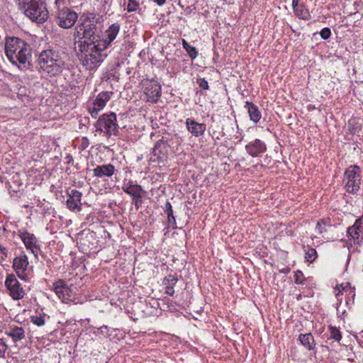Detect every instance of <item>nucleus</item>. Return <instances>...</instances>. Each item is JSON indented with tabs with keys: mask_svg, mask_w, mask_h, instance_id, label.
Returning <instances> with one entry per match:
<instances>
[{
	"mask_svg": "<svg viewBox=\"0 0 363 363\" xmlns=\"http://www.w3.org/2000/svg\"><path fill=\"white\" fill-rule=\"evenodd\" d=\"M97 26L96 14L94 13H84L79 19V23L75 28L74 36L79 41H94L99 40V35H96Z\"/></svg>",
	"mask_w": 363,
	"mask_h": 363,
	"instance_id": "nucleus-5",
	"label": "nucleus"
},
{
	"mask_svg": "<svg viewBox=\"0 0 363 363\" xmlns=\"http://www.w3.org/2000/svg\"><path fill=\"white\" fill-rule=\"evenodd\" d=\"M144 192H140L135 195H133L132 197V204H133L135 208L138 210L140 208L143 203V194Z\"/></svg>",
	"mask_w": 363,
	"mask_h": 363,
	"instance_id": "nucleus-32",
	"label": "nucleus"
},
{
	"mask_svg": "<svg viewBox=\"0 0 363 363\" xmlns=\"http://www.w3.org/2000/svg\"><path fill=\"white\" fill-rule=\"evenodd\" d=\"M177 281H178V279L176 276L172 275V274H169L164 279L163 284L165 286H174L176 285Z\"/></svg>",
	"mask_w": 363,
	"mask_h": 363,
	"instance_id": "nucleus-33",
	"label": "nucleus"
},
{
	"mask_svg": "<svg viewBox=\"0 0 363 363\" xmlns=\"http://www.w3.org/2000/svg\"><path fill=\"white\" fill-rule=\"evenodd\" d=\"M115 170L116 169L114 165L109 163L106 164L97 165L92 171L94 177L103 178L112 177Z\"/></svg>",
	"mask_w": 363,
	"mask_h": 363,
	"instance_id": "nucleus-21",
	"label": "nucleus"
},
{
	"mask_svg": "<svg viewBox=\"0 0 363 363\" xmlns=\"http://www.w3.org/2000/svg\"><path fill=\"white\" fill-rule=\"evenodd\" d=\"M18 236L24 243L26 249L30 250L35 257H37L40 250L38 240L35 235L23 230L18 232Z\"/></svg>",
	"mask_w": 363,
	"mask_h": 363,
	"instance_id": "nucleus-14",
	"label": "nucleus"
},
{
	"mask_svg": "<svg viewBox=\"0 0 363 363\" xmlns=\"http://www.w3.org/2000/svg\"><path fill=\"white\" fill-rule=\"evenodd\" d=\"M53 291L63 303L72 301L73 290L67 285L64 280L59 279L53 284Z\"/></svg>",
	"mask_w": 363,
	"mask_h": 363,
	"instance_id": "nucleus-13",
	"label": "nucleus"
},
{
	"mask_svg": "<svg viewBox=\"0 0 363 363\" xmlns=\"http://www.w3.org/2000/svg\"><path fill=\"white\" fill-rule=\"evenodd\" d=\"M56 9L55 18L57 25L64 29L72 28L77 21L78 14L66 6Z\"/></svg>",
	"mask_w": 363,
	"mask_h": 363,
	"instance_id": "nucleus-7",
	"label": "nucleus"
},
{
	"mask_svg": "<svg viewBox=\"0 0 363 363\" xmlns=\"http://www.w3.org/2000/svg\"><path fill=\"white\" fill-rule=\"evenodd\" d=\"M18 9L38 23H43L48 18L45 4L41 0H14Z\"/></svg>",
	"mask_w": 363,
	"mask_h": 363,
	"instance_id": "nucleus-4",
	"label": "nucleus"
},
{
	"mask_svg": "<svg viewBox=\"0 0 363 363\" xmlns=\"http://www.w3.org/2000/svg\"><path fill=\"white\" fill-rule=\"evenodd\" d=\"M302 277H303L302 272L300 271L297 272L295 274V282L296 284H301L302 280H303Z\"/></svg>",
	"mask_w": 363,
	"mask_h": 363,
	"instance_id": "nucleus-42",
	"label": "nucleus"
},
{
	"mask_svg": "<svg viewBox=\"0 0 363 363\" xmlns=\"http://www.w3.org/2000/svg\"><path fill=\"white\" fill-rule=\"evenodd\" d=\"M68 199L66 201L67 207L70 211H81L82 209V194L76 189L67 191Z\"/></svg>",
	"mask_w": 363,
	"mask_h": 363,
	"instance_id": "nucleus-18",
	"label": "nucleus"
},
{
	"mask_svg": "<svg viewBox=\"0 0 363 363\" xmlns=\"http://www.w3.org/2000/svg\"><path fill=\"white\" fill-rule=\"evenodd\" d=\"M121 189L125 193L130 195V196H133V195H135L140 192H144L143 187L132 180L125 179L123 181Z\"/></svg>",
	"mask_w": 363,
	"mask_h": 363,
	"instance_id": "nucleus-22",
	"label": "nucleus"
},
{
	"mask_svg": "<svg viewBox=\"0 0 363 363\" xmlns=\"http://www.w3.org/2000/svg\"><path fill=\"white\" fill-rule=\"evenodd\" d=\"M168 146L167 140L162 137L155 143L152 148L150 161L157 163L164 162L167 158Z\"/></svg>",
	"mask_w": 363,
	"mask_h": 363,
	"instance_id": "nucleus-10",
	"label": "nucleus"
},
{
	"mask_svg": "<svg viewBox=\"0 0 363 363\" xmlns=\"http://www.w3.org/2000/svg\"><path fill=\"white\" fill-rule=\"evenodd\" d=\"M298 1H299V0H292V6L294 8V11L296 10V8H298V6H300L301 4H298Z\"/></svg>",
	"mask_w": 363,
	"mask_h": 363,
	"instance_id": "nucleus-46",
	"label": "nucleus"
},
{
	"mask_svg": "<svg viewBox=\"0 0 363 363\" xmlns=\"http://www.w3.org/2000/svg\"><path fill=\"white\" fill-rule=\"evenodd\" d=\"M352 359H353L352 358H348L349 361H352Z\"/></svg>",
	"mask_w": 363,
	"mask_h": 363,
	"instance_id": "nucleus-50",
	"label": "nucleus"
},
{
	"mask_svg": "<svg viewBox=\"0 0 363 363\" xmlns=\"http://www.w3.org/2000/svg\"><path fill=\"white\" fill-rule=\"evenodd\" d=\"M97 108H98V106H94V103H93L92 106H89V111L91 116V117L96 118L99 112L101 110V109H98Z\"/></svg>",
	"mask_w": 363,
	"mask_h": 363,
	"instance_id": "nucleus-39",
	"label": "nucleus"
},
{
	"mask_svg": "<svg viewBox=\"0 0 363 363\" xmlns=\"http://www.w3.org/2000/svg\"><path fill=\"white\" fill-rule=\"evenodd\" d=\"M139 0H128L127 11L128 12L136 11L137 9L139 8Z\"/></svg>",
	"mask_w": 363,
	"mask_h": 363,
	"instance_id": "nucleus-35",
	"label": "nucleus"
},
{
	"mask_svg": "<svg viewBox=\"0 0 363 363\" xmlns=\"http://www.w3.org/2000/svg\"><path fill=\"white\" fill-rule=\"evenodd\" d=\"M330 336L328 337L327 342H337L340 341V330L333 326H330Z\"/></svg>",
	"mask_w": 363,
	"mask_h": 363,
	"instance_id": "nucleus-28",
	"label": "nucleus"
},
{
	"mask_svg": "<svg viewBox=\"0 0 363 363\" xmlns=\"http://www.w3.org/2000/svg\"><path fill=\"white\" fill-rule=\"evenodd\" d=\"M37 62L40 72L50 77L59 75L66 66L62 54L59 50L54 49L43 50L40 53Z\"/></svg>",
	"mask_w": 363,
	"mask_h": 363,
	"instance_id": "nucleus-3",
	"label": "nucleus"
},
{
	"mask_svg": "<svg viewBox=\"0 0 363 363\" xmlns=\"http://www.w3.org/2000/svg\"><path fill=\"white\" fill-rule=\"evenodd\" d=\"M32 323L38 326H42L45 325V320L43 315H35L31 318Z\"/></svg>",
	"mask_w": 363,
	"mask_h": 363,
	"instance_id": "nucleus-36",
	"label": "nucleus"
},
{
	"mask_svg": "<svg viewBox=\"0 0 363 363\" xmlns=\"http://www.w3.org/2000/svg\"><path fill=\"white\" fill-rule=\"evenodd\" d=\"M347 237L348 240L345 241V242L347 247L352 245V242L354 244L359 242L360 238L363 237V216L356 220L352 226L347 228Z\"/></svg>",
	"mask_w": 363,
	"mask_h": 363,
	"instance_id": "nucleus-11",
	"label": "nucleus"
},
{
	"mask_svg": "<svg viewBox=\"0 0 363 363\" xmlns=\"http://www.w3.org/2000/svg\"><path fill=\"white\" fill-rule=\"evenodd\" d=\"M109 328L107 325H103L100 328H97V331H94L95 334L101 333L104 335L105 337H108L110 335L109 334Z\"/></svg>",
	"mask_w": 363,
	"mask_h": 363,
	"instance_id": "nucleus-37",
	"label": "nucleus"
},
{
	"mask_svg": "<svg viewBox=\"0 0 363 363\" xmlns=\"http://www.w3.org/2000/svg\"><path fill=\"white\" fill-rule=\"evenodd\" d=\"M96 130L103 132L107 136L116 135L118 133L116 114L114 113L101 115L95 123Z\"/></svg>",
	"mask_w": 363,
	"mask_h": 363,
	"instance_id": "nucleus-6",
	"label": "nucleus"
},
{
	"mask_svg": "<svg viewBox=\"0 0 363 363\" xmlns=\"http://www.w3.org/2000/svg\"><path fill=\"white\" fill-rule=\"evenodd\" d=\"M330 29L328 28H324L320 31V36L323 39L326 40L330 36Z\"/></svg>",
	"mask_w": 363,
	"mask_h": 363,
	"instance_id": "nucleus-40",
	"label": "nucleus"
},
{
	"mask_svg": "<svg viewBox=\"0 0 363 363\" xmlns=\"http://www.w3.org/2000/svg\"><path fill=\"white\" fill-rule=\"evenodd\" d=\"M111 91H102L98 94L96 99L94 101V106H98V109H103L111 99Z\"/></svg>",
	"mask_w": 363,
	"mask_h": 363,
	"instance_id": "nucleus-25",
	"label": "nucleus"
},
{
	"mask_svg": "<svg viewBox=\"0 0 363 363\" xmlns=\"http://www.w3.org/2000/svg\"><path fill=\"white\" fill-rule=\"evenodd\" d=\"M294 13L297 17L303 20H308L311 18V14L308 9L303 4L296 8Z\"/></svg>",
	"mask_w": 363,
	"mask_h": 363,
	"instance_id": "nucleus-27",
	"label": "nucleus"
},
{
	"mask_svg": "<svg viewBox=\"0 0 363 363\" xmlns=\"http://www.w3.org/2000/svg\"><path fill=\"white\" fill-rule=\"evenodd\" d=\"M342 291H345V292H348L349 298H351L352 301H353L354 298L355 296L354 289H351V286H350L349 282H347L345 286H344V284L342 283ZM342 294H343V293L342 292ZM350 300V299H346V301H345L346 305H349Z\"/></svg>",
	"mask_w": 363,
	"mask_h": 363,
	"instance_id": "nucleus-31",
	"label": "nucleus"
},
{
	"mask_svg": "<svg viewBox=\"0 0 363 363\" xmlns=\"http://www.w3.org/2000/svg\"><path fill=\"white\" fill-rule=\"evenodd\" d=\"M145 99L147 101L156 103L161 96V86L154 79H145L143 82Z\"/></svg>",
	"mask_w": 363,
	"mask_h": 363,
	"instance_id": "nucleus-9",
	"label": "nucleus"
},
{
	"mask_svg": "<svg viewBox=\"0 0 363 363\" xmlns=\"http://www.w3.org/2000/svg\"><path fill=\"white\" fill-rule=\"evenodd\" d=\"M197 84L199 87L203 90H208L209 89L208 82L205 78H199L197 79Z\"/></svg>",
	"mask_w": 363,
	"mask_h": 363,
	"instance_id": "nucleus-38",
	"label": "nucleus"
},
{
	"mask_svg": "<svg viewBox=\"0 0 363 363\" xmlns=\"http://www.w3.org/2000/svg\"><path fill=\"white\" fill-rule=\"evenodd\" d=\"M317 257L316 250L313 248L309 249L305 255V259L308 262H312Z\"/></svg>",
	"mask_w": 363,
	"mask_h": 363,
	"instance_id": "nucleus-34",
	"label": "nucleus"
},
{
	"mask_svg": "<svg viewBox=\"0 0 363 363\" xmlns=\"http://www.w3.org/2000/svg\"><path fill=\"white\" fill-rule=\"evenodd\" d=\"M5 53L10 62L21 70L30 69L32 61L31 48L25 40L14 36L6 37Z\"/></svg>",
	"mask_w": 363,
	"mask_h": 363,
	"instance_id": "nucleus-1",
	"label": "nucleus"
},
{
	"mask_svg": "<svg viewBox=\"0 0 363 363\" xmlns=\"http://www.w3.org/2000/svg\"><path fill=\"white\" fill-rule=\"evenodd\" d=\"M0 254H1V257L2 259L7 257L8 250H7V248L2 247L1 244H0Z\"/></svg>",
	"mask_w": 363,
	"mask_h": 363,
	"instance_id": "nucleus-43",
	"label": "nucleus"
},
{
	"mask_svg": "<svg viewBox=\"0 0 363 363\" xmlns=\"http://www.w3.org/2000/svg\"><path fill=\"white\" fill-rule=\"evenodd\" d=\"M164 211L167 216L168 222L172 225L173 228H176V219L173 213L172 204L169 201H167L164 204Z\"/></svg>",
	"mask_w": 363,
	"mask_h": 363,
	"instance_id": "nucleus-26",
	"label": "nucleus"
},
{
	"mask_svg": "<svg viewBox=\"0 0 363 363\" xmlns=\"http://www.w3.org/2000/svg\"><path fill=\"white\" fill-rule=\"evenodd\" d=\"M7 350V345L3 339H0V357L4 355L6 351Z\"/></svg>",
	"mask_w": 363,
	"mask_h": 363,
	"instance_id": "nucleus-41",
	"label": "nucleus"
},
{
	"mask_svg": "<svg viewBox=\"0 0 363 363\" xmlns=\"http://www.w3.org/2000/svg\"><path fill=\"white\" fill-rule=\"evenodd\" d=\"M66 4V0H55L54 4L55 8L62 7Z\"/></svg>",
	"mask_w": 363,
	"mask_h": 363,
	"instance_id": "nucleus-45",
	"label": "nucleus"
},
{
	"mask_svg": "<svg viewBox=\"0 0 363 363\" xmlns=\"http://www.w3.org/2000/svg\"><path fill=\"white\" fill-rule=\"evenodd\" d=\"M183 48L188 52L191 60H194L198 56V51L194 46L190 45L186 40H183Z\"/></svg>",
	"mask_w": 363,
	"mask_h": 363,
	"instance_id": "nucleus-30",
	"label": "nucleus"
},
{
	"mask_svg": "<svg viewBox=\"0 0 363 363\" xmlns=\"http://www.w3.org/2000/svg\"><path fill=\"white\" fill-rule=\"evenodd\" d=\"M79 48L82 52V63L87 69H95L108 55L106 52L107 48L99 40L79 41Z\"/></svg>",
	"mask_w": 363,
	"mask_h": 363,
	"instance_id": "nucleus-2",
	"label": "nucleus"
},
{
	"mask_svg": "<svg viewBox=\"0 0 363 363\" xmlns=\"http://www.w3.org/2000/svg\"><path fill=\"white\" fill-rule=\"evenodd\" d=\"M330 219H323L320 221L318 222L315 229L318 232V233L322 234L323 232L327 231L328 229L326 227L330 228L331 224L330 223Z\"/></svg>",
	"mask_w": 363,
	"mask_h": 363,
	"instance_id": "nucleus-29",
	"label": "nucleus"
},
{
	"mask_svg": "<svg viewBox=\"0 0 363 363\" xmlns=\"http://www.w3.org/2000/svg\"><path fill=\"white\" fill-rule=\"evenodd\" d=\"M165 293L167 295L172 296L174 295V286H166V287H165Z\"/></svg>",
	"mask_w": 363,
	"mask_h": 363,
	"instance_id": "nucleus-44",
	"label": "nucleus"
},
{
	"mask_svg": "<svg viewBox=\"0 0 363 363\" xmlns=\"http://www.w3.org/2000/svg\"><path fill=\"white\" fill-rule=\"evenodd\" d=\"M359 167H350L345 172L344 181L346 182L345 189L351 194H354L359 189L360 176L359 174Z\"/></svg>",
	"mask_w": 363,
	"mask_h": 363,
	"instance_id": "nucleus-8",
	"label": "nucleus"
},
{
	"mask_svg": "<svg viewBox=\"0 0 363 363\" xmlns=\"http://www.w3.org/2000/svg\"><path fill=\"white\" fill-rule=\"evenodd\" d=\"M121 29V26L118 23L111 24L105 32L104 38H100L99 40L108 48L110 44L116 39Z\"/></svg>",
	"mask_w": 363,
	"mask_h": 363,
	"instance_id": "nucleus-20",
	"label": "nucleus"
},
{
	"mask_svg": "<svg viewBox=\"0 0 363 363\" xmlns=\"http://www.w3.org/2000/svg\"><path fill=\"white\" fill-rule=\"evenodd\" d=\"M5 285L14 300H20L23 298L25 295L24 290L14 274H10L7 276Z\"/></svg>",
	"mask_w": 363,
	"mask_h": 363,
	"instance_id": "nucleus-12",
	"label": "nucleus"
},
{
	"mask_svg": "<svg viewBox=\"0 0 363 363\" xmlns=\"http://www.w3.org/2000/svg\"><path fill=\"white\" fill-rule=\"evenodd\" d=\"M245 108L247 109L250 118L255 123H257L262 117V114L259 108L252 102L246 101Z\"/></svg>",
	"mask_w": 363,
	"mask_h": 363,
	"instance_id": "nucleus-23",
	"label": "nucleus"
},
{
	"mask_svg": "<svg viewBox=\"0 0 363 363\" xmlns=\"http://www.w3.org/2000/svg\"><path fill=\"white\" fill-rule=\"evenodd\" d=\"M68 157H69V160L68 161V163H70L71 161H72L73 160H72V157L70 155H69Z\"/></svg>",
	"mask_w": 363,
	"mask_h": 363,
	"instance_id": "nucleus-49",
	"label": "nucleus"
},
{
	"mask_svg": "<svg viewBox=\"0 0 363 363\" xmlns=\"http://www.w3.org/2000/svg\"><path fill=\"white\" fill-rule=\"evenodd\" d=\"M246 152L253 157L262 156L267 150V145L264 142L259 139H255L248 143L245 147Z\"/></svg>",
	"mask_w": 363,
	"mask_h": 363,
	"instance_id": "nucleus-15",
	"label": "nucleus"
},
{
	"mask_svg": "<svg viewBox=\"0 0 363 363\" xmlns=\"http://www.w3.org/2000/svg\"><path fill=\"white\" fill-rule=\"evenodd\" d=\"M298 340L302 345L308 350H313L315 347V341L311 333L300 334Z\"/></svg>",
	"mask_w": 363,
	"mask_h": 363,
	"instance_id": "nucleus-24",
	"label": "nucleus"
},
{
	"mask_svg": "<svg viewBox=\"0 0 363 363\" xmlns=\"http://www.w3.org/2000/svg\"><path fill=\"white\" fill-rule=\"evenodd\" d=\"M5 334L11 338L13 342H18L26 338L24 328L16 323H10L6 328Z\"/></svg>",
	"mask_w": 363,
	"mask_h": 363,
	"instance_id": "nucleus-17",
	"label": "nucleus"
},
{
	"mask_svg": "<svg viewBox=\"0 0 363 363\" xmlns=\"http://www.w3.org/2000/svg\"><path fill=\"white\" fill-rule=\"evenodd\" d=\"M85 140H86V143L84 142L82 143L83 148H86L87 146V144H88V140L86 138H85Z\"/></svg>",
	"mask_w": 363,
	"mask_h": 363,
	"instance_id": "nucleus-48",
	"label": "nucleus"
},
{
	"mask_svg": "<svg viewBox=\"0 0 363 363\" xmlns=\"http://www.w3.org/2000/svg\"><path fill=\"white\" fill-rule=\"evenodd\" d=\"M339 287H340V285H339V284H336V286H335V291H337V290L338 291V292L335 294V296H336V297H337V296H338V295H339V293H340V288H339Z\"/></svg>",
	"mask_w": 363,
	"mask_h": 363,
	"instance_id": "nucleus-47",
	"label": "nucleus"
},
{
	"mask_svg": "<svg viewBox=\"0 0 363 363\" xmlns=\"http://www.w3.org/2000/svg\"><path fill=\"white\" fill-rule=\"evenodd\" d=\"M187 130L195 137L202 136L206 130V125L203 123H198L192 118H188L185 121Z\"/></svg>",
	"mask_w": 363,
	"mask_h": 363,
	"instance_id": "nucleus-19",
	"label": "nucleus"
},
{
	"mask_svg": "<svg viewBox=\"0 0 363 363\" xmlns=\"http://www.w3.org/2000/svg\"><path fill=\"white\" fill-rule=\"evenodd\" d=\"M28 257L25 254H21L13 259V268L20 279H26V274L25 272L28 268Z\"/></svg>",
	"mask_w": 363,
	"mask_h": 363,
	"instance_id": "nucleus-16",
	"label": "nucleus"
}]
</instances>
